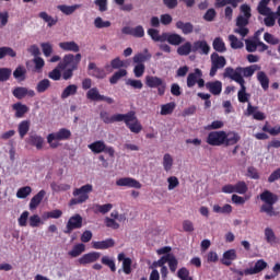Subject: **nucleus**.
<instances>
[{
    "instance_id": "obj_32",
    "label": "nucleus",
    "mask_w": 280,
    "mask_h": 280,
    "mask_svg": "<svg viewBox=\"0 0 280 280\" xmlns=\"http://www.w3.org/2000/svg\"><path fill=\"white\" fill-rule=\"evenodd\" d=\"M59 47L63 51H73L74 54L80 51V46L75 42H61L59 43Z\"/></svg>"
},
{
    "instance_id": "obj_64",
    "label": "nucleus",
    "mask_w": 280,
    "mask_h": 280,
    "mask_svg": "<svg viewBox=\"0 0 280 280\" xmlns=\"http://www.w3.org/2000/svg\"><path fill=\"white\" fill-rule=\"evenodd\" d=\"M264 40L268 43L269 45H279L280 40L279 38L275 37V35L270 33L264 34Z\"/></svg>"
},
{
    "instance_id": "obj_51",
    "label": "nucleus",
    "mask_w": 280,
    "mask_h": 280,
    "mask_svg": "<svg viewBox=\"0 0 280 280\" xmlns=\"http://www.w3.org/2000/svg\"><path fill=\"white\" fill-rule=\"evenodd\" d=\"M44 215L47 220H58V219L62 218V210L55 209L52 211L46 212Z\"/></svg>"
},
{
    "instance_id": "obj_25",
    "label": "nucleus",
    "mask_w": 280,
    "mask_h": 280,
    "mask_svg": "<svg viewBox=\"0 0 280 280\" xmlns=\"http://www.w3.org/2000/svg\"><path fill=\"white\" fill-rule=\"evenodd\" d=\"M28 144L36 148V150H43V147L45 145V138L40 135L33 133L28 137Z\"/></svg>"
},
{
    "instance_id": "obj_58",
    "label": "nucleus",
    "mask_w": 280,
    "mask_h": 280,
    "mask_svg": "<svg viewBox=\"0 0 280 280\" xmlns=\"http://www.w3.org/2000/svg\"><path fill=\"white\" fill-rule=\"evenodd\" d=\"M40 47L46 58H49L54 54V46L50 43H42Z\"/></svg>"
},
{
    "instance_id": "obj_52",
    "label": "nucleus",
    "mask_w": 280,
    "mask_h": 280,
    "mask_svg": "<svg viewBox=\"0 0 280 280\" xmlns=\"http://www.w3.org/2000/svg\"><path fill=\"white\" fill-rule=\"evenodd\" d=\"M32 194V188L30 186H24L21 187L18 191H16V198L20 199H25L27 198V196H30Z\"/></svg>"
},
{
    "instance_id": "obj_7",
    "label": "nucleus",
    "mask_w": 280,
    "mask_h": 280,
    "mask_svg": "<svg viewBox=\"0 0 280 280\" xmlns=\"http://www.w3.org/2000/svg\"><path fill=\"white\" fill-rule=\"evenodd\" d=\"M145 84L149 86V89H158V95H160V97H163V95H165V91L167 90V83H165V81L159 77L147 75Z\"/></svg>"
},
{
    "instance_id": "obj_4",
    "label": "nucleus",
    "mask_w": 280,
    "mask_h": 280,
    "mask_svg": "<svg viewBox=\"0 0 280 280\" xmlns=\"http://www.w3.org/2000/svg\"><path fill=\"white\" fill-rule=\"evenodd\" d=\"M69 139H71V130L61 128L58 131L47 136V143L50 145V148H52V150H55L58 148V145H60L58 141H69Z\"/></svg>"
},
{
    "instance_id": "obj_37",
    "label": "nucleus",
    "mask_w": 280,
    "mask_h": 280,
    "mask_svg": "<svg viewBox=\"0 0 280 280\" xmlns=\"http://www.w3.org/2000/svg\"><path fill=\"white\" fill-rule=\"evenodd\" d=\"M257 80H258L261 89H264L265 91H268V89H270V79L268 78L266 72L259 71L257 73Z\"/></svg>"
},
{
    "instance_id": "obj_3",
    "label": "nucleus",
    "mask_w": 280,
    "mask_h": 280,
    "mask_svg": "<svg viewBox=\"0 0 280 280\" xmlns=\"http://www.w3.org/2000/svg\"><path fill=\"white\" fill-rule=\"evenodd\" d=\"M93 191V185L86 184L80 188H74L72 196L74 198L70 199L69 207H75V205H84L89 200V195Z\"/></svg>"
},
{
    "instance_id": "obj_29",
    "label": "nucleus",
    "mask_w": 280,
    "mask_h": 280,
    "mask_svg": "<svg viewBox=\"0 0 280 280\" xmlns=\"http://www.w3.org/2000/svg\"><path fill=\"white\" fill-rule=\"evenodd\" d=\"M12 108L15 110V117L18 119H22V117H25L26 113H30V107L21 102L14 103Z\"/></svg>"
},
{
    "instance_id": "obj_16",
    "label": "nucleus",
    "mask_w": 280,
    "mask_h": 280,
    "mask_svg": "<svg viewBox=\"0 0 280 280\" xmlns=\"http://www.w3.org/2000/svg\"><path fill=\"white\" fill-rule=\"evenodd\" d=\"M211 46L207 40H197L192 43V54H200L201 56H209Z\"/></svg>"
},
{
    "instance_id": "obj_54",
    "label": "nucleus",
    "mask_w": 280,
    "mask_h": 280,
    "mask_svg": "<svg viewBox=\"0 0 280 280\" xmlns=\"http://www.w3.org/2000/svg\"><path fill=\"white\" fill-rule=\"evenodd\" d=\"M12 77V69L10 68H0V82H8Z\"/></svg>"
},
{
    "instance_id": "obj_24",
    "label": "nucleus",
    "mask_w": 280,
    "mask_h": 280,
    "mask_svg": "<svg viewBox=\"0 0 280 280\" xmlns=\"http://www.w3.org/2000/svg\"><path fill=\"white\" fill-rule=\"evenodd\" d=\"M199 78H202V70L196 68L194 72H190L187 77L186 84L188 89H194V85L197 84Z\"/></svg>"
},
{
    "instance_id": "obj_62",
    "label": "nucleus",
    "mask_w": 280,
    "mask_h": 280,
    "mask_svg": "<svg viewBox=\"0 0 280 280\" xmlns=\"http://www.w3.org/2000/svg\"><path fill=\"white\" fill-rule=\"evenodd\" d=\"M133 73L136 78H142L145 73V65L137 63L133 68Z\"/></svg>"
},
{
    "instance_id": "obj_42",
    "label": "nucleus",
    "mask_w": 280,
    "mask_h": 280,
    "mask_svg": "<svg viewBox=\"0 0 280 280\" xmlns=\"http://www.w3.org/2000/svg\"><path fill=\"white\" fill-rule=\"evenodd\" d=\"M50 88L51 81H49V79H43L37 83L35 89L37 93H45L46 91H49Z\"/></svg>"
},
{
    "instance_id": "obj_12",
    "label": "nucleus",
    "mask_w": 280,
    "mask_h": 280,
    "mask_svg": "<svg viewBox=\"0 0 280 280\" xmlns=\"http://www.w3.org/2000/svg\"><path fill=\"white\" fill-rule=\"evenodd\" d=\"M82 215L80 214H74L72 217H70V219L68 220L67 224H66V229L63 230V233L66 235H71V233H73V231L78 230V229H82Z\"/></svg>"
},
{
    "instance_id": "obj_49",
    "label": "nucleus",
    "mask_w": 280,
    "mask_h": 280,
    "mask_svg": "<svg viewBox=\"0 0 280 280\" xmlns=\"http://www.w3.org/2000/svg\"><path fill=\"white\" fill-rule=\"evenodd\" d=\"M174 165V159L170 153L164 154L163 156V167L165 172H170Z\"/></svg>"
},
{
    "instance_id": "obj_63",
    "label": "nucleus",
    "mask_w": 280,
    "mask_h": 280,
    "mask_svg": "<svg viewBox=\"0 0 280 280\" xmlns=\"http://www.w3.org/2000/svg\"><path fill=\"white\" fill-rule=\"evenodd\" d=\"M177 277L178 279L180 280H194V278H191L189 276V270L185 267L180 268L178 271H177Z\"/></svg>"
},
{
    "instance_id": "obj_22",
    "label": "nucleus",
    "mask_w": 280,
    "mask_h": 280,
    "mask_svg": "<svg viewBox=\"0 0 280 280\" xmlns=\"http://www.w3.org/2000/svg\"><path fill=\"white\" fill-rule=\"evenodd\" d=\"M88 70L92 71L90 72V75H92V78H96L97 80H104V78H106V70H104L103 68H98L95 62H90L88 66Z\"/></svg>"
},
{
    "instance_id": "obj_41",
    "label": "nucleus",
    "mask_w": 280,
    "mask_h": 280,
    "mask_svg": "<svg viewBox=\"0 0 280 280\" xmlns=\"http://www.w3.org/2000/svg\"><path fill=\"white\" fill-rule=\"evenodd\" d=\"M128 75V70L126 69H119L116 71L110 78H109V83L110 84H117L121 78H126Z\"/></svg>"
},
{
    "instance_id": "obj_14",
    "label": "nucleus",
    "mask_w": 280,
    "mask_h": 280,
    "mask_svg": "<svg viewBox=\"0 0 280 280\" xmlns=\"http://www.w3.org/2000/svg\"><path fill=\"white\" fill-rule=\"evenodd\" d=\"M12 95L15 100H25V97H36V92L25 86H16L12 90Z\"/></svg>"
},
{
    "instance_id": "obj_28",
    "label": "nucleus",
    "mask_w": 280,
    "mask_h": 280,
    "mask_svg": "<svg viewBox=\"0 0 280 280\" xmlns=\"http://www.w3.org/2000/svg\"><path fill=\"white\" fill-rule=\"evenodd\" d=\"M242 137L240 133L235 131H229L228 133L225 132V140H224V145H237L240 143Z\"/></svg>"
},
{
    "instance_id": "obj_11",
    "label": "nucleus",
    "mask_w": 280,
    "mask_h": 280,
    "mask_svg": "<svg viewBox=\"0 0 280 280\" xmlns=\"http://www.w3.org/2000/svg\"><path fill=\"white\" fill-rule=\"evenodd\" d=\"M248 191V185L244 180L237 182L235 185L228 184L222 187L223 194H241L244 195Z\"/></svg>"
},
{
    "instance_id": "obj_9",
    "label": "nucleus",
    "mask_w": 280,
    "mask_h": 280,
    "mask_svg": "<svg viewBox=\"0 0 280 280\" xmlns=\"http://www.w3.org/2000/svg\"><path fill=\"white\" fill-rule=\"evenodd\" d=\"M211 69L209 72L210 78H215L219 69L226 67V58L220 56L218 52H212L210 56Z\"/></svg>"
},
{
    "instance_id": "obj_59",
    "label": "nucleus",
    "mask_w": 280,
    "mask_h": 280,
    "mask_svg": "<svg viewBox=\"0 0 280 280\" xmlns=\"http://www.w3.org/2000/svg\"><path fill=\"white\" fill-rule=\"evenodd\" d=\"M242 0H221L215 3V8H224V5H232V8H237V4Z\"/></svg>"
},
{
    "instance_id": "obj_33",
    "label": "nucleus",
    "mask_w": 280,
    "mask_h": 280,
    "mask_svg": "<svg viewBox=\"0 0 280 280\" xmlns=\"http://www.w3.org/2000/svg\"><path fill=\"white\" fill-rule=\"evenodd\" d=\"M178 56H189V54H194V44L191 42H185L177 48Z\"/></svg>"
},
{
    "instance_id": "obj_30",
    "label": "nucleus",
    "mask_w": 280,
    "mask_h": 280,
    "mask_svg": "<svg viewBox=\"0 0 280 280\" xmlns=\"http://www.w3.org/2000/svg\"><path fill=\"white\" fill-rule=\"evenodd\" d=\"M206 89L210 91L212 95H220L222 93V82L221 81H210L206 83Z\"/></svg>"
},
{
    "instance_id": "obj_26",
    "label": "nucleus",
    "mask_w": 280,
    "mask_h": 280,
    "mask_svg": "<svg viewBox=\"0 0 280 280\" xmlns=\"http://www.w3.org/2000/svg\"><path fill=\"white\" fill-rule=\"evenodd\" d=\"M264 235L265 241L267 242V244H270V246H275V244L280 243V238L279 236H277V234H275V230H272V228H266L264 231Z\"/></svg>"
},
{
    "instance_id": "obj_53",
    "label": "nucleus",
    "mask_w": 280,
    "mask_h": 280,
    "mask_svg": "<svg viewBox=\"0 0 280 280\" xmlns=\"http://www.w3.org/2000/svg\"><path fill=\"white\" fill-rule=\"evenodd\" d=\"M167 264L171 272H176V268H178V259H176V256H174V254H168Z\"/></svg>"
},
{
    "instance_id": "obj_50",
    "label": "nucleus",
    "mask_w": 280,
    "mask_h": 280,
    "mask_svg": "<svg viewBox=\"0 0 280 280\" xmlns=\"http://www.w3.org/2000/svg\"><path fill=\"white\" fill-rule=\"evenodd\" d=\"M50 187L52 191H56L57 194L60 191H69L71 189V185L69 184H56V182L50 184Z\"/></svg>"
},
{
    "instance_id": "obj_45",
    "label": "nucleus",
    "mask_w": 280,
    "mask_h": 280,
    "mask_svg": "<svg viewBox=\"0 0 280 280\" xmlns=\"http://www.w3.org/2000/svg\"><path fill=\"white\" fill-rule=\"evenodd\" d=\"M5 56H10V58H16V51H14L12 47H0V60H3Z\"/></svg>"
},
{
    "instance_id": "obj_56",
    "label": "nucleus",
    "mask_w": 280,
    "mask_h": 280,
    "mask_svg": "<svg viewBox=\"0 0 280 280\" xmlns=\"http://www.w3.org/2000/svg\"><path fill=\"white\" fill-rule=\"evenodd\" d=\"M229 40L232 49H242L244 47V44L235 35H229Z\"/></svg>"
},
{
    "instance_id": "obj_47",
    "label": "nucleus",
    "mask_w": 280,
    "mask_h": 280,
    "mask_svg": "<svg viewBox=\"0 0 280 280\" xmlns=\"http://www.w3.org/2000/svg\"><path fill=\"white\" fill-rule=\"evenodd\" d=\"M113 209V203H105V205H95L94 206V213H102L106 215Z\"/></svg>"
},
{
    "instance_id": "obj_55",
    "label": "nucleus",
    "mask_w": 280,
    "mask_h": 280,
    "mask_svg": "<svg viewBox=\"0 0 280 280\" xmlns=\"http://www.w3.org/2000/svg\"><path fill=\"white\" fill-rule=\"evenodd\" d=\"M110 21H104L100 16L94 20V27H96L97 30H104V27H110Z\"/></svg>"
},
{
    "instance_id": "obj_61",
    "label": "nucleus",
    "mask_w": 280,
    "mask_h": 280,
    "mask_svg": "<svg viewBox=\"0 0 280 280\" xmlns=\"http://www.w3.org/2000/svg\"><path fill=\"white\" fill-rule=\"evenodd\" d=\"M33 62L35 65V71L37 73H40V71H43V68L45 67V59H43V57H35L33 59Z\"/></svg>"
},
{
    "instance_id": "obj_34",
    "label": "nucleus",
    "mask_w": 280,
    "mask_h": 280,
    "mask_svg": "<svg viewBox=\"0 0 280 280\" xmlns=\"http://www.w3.org/2000/svg\"><path fill=\"white\" fill-rule=\"evenodd\" d=\"M32 122L30 120H22L18 126V132L21 139H25L27 132H30V127Z\"/></svg>"
},
{
    "instance_id": "obj_1",
    "label": "nucleus",
    "mask_w": 280,
    "mask_h": 280,
    "mask_svg": "<svg viewBox=\"0 0 280 280\" xmlns=\"http://www.w3.org/2000/svg\"><path fill=\"white\" fill-rule=\"evenodd\" d=\"M260 67L258 65H252L248 67H226L223 72V78L229 80H233L236 84H246V80L244 78H253L255 75V71H259Z\"/></svg>"
},
{
    "instance_id": "obj_27",
    "label": "nucleus",
    "mask_w": 280,
    "mask_h": 280,
    "mask_svg": "<svg viewBox=\"0 0 280 280\" xmlns=\"http://www.w3.org/2000/svg\"><path fill=\"white\" fill-rule=\"evenodd\" d=\"M176 30H180L182 34L185 36H188V34H194V24L191 22H183V21H177L175 23Z\"/></svg>"
},
{
    "instance_id": "obj_15",
    "label": "nucleus",
    "mask_w": 280,
    "mask_h": 280,
    "mask_svg": "<svg viewBox=\"0 0 280 280\" xmlns=\"http://www.w3.org/2000/svg\"><path fill=\"white\" fill-rule=\"evenodd\" d=\"M117 187H129L130 189H141V183L132 177H121L116 180Z\"/></svg>"
},
{
    "instance_id": "obj_8",
    "label": "nucleus",
    "mask_w": 280,
    "mask_h": 280,
    "mask_svg": "<svg viewBox=\"0 0 280 280\" xmlns=\"http://www.w3.org/2000/svg\"><path fill=\"white\" fill-rule=\"evenodd\" d=\"M88 148L94 154H102V152H104L105 154H108L110 159H115V148L107 147L102 140L94 141L93 143L89 144Z\"/></svg>"
},
{
    "instance_id": "obj_36",
    "label": "nucleus",
    "mask_w": 280,
    "mask_h": 280,
    "mask_svg": "<svg viewBox=\"0 0 280 280\" xmlns=\"http://www.w3.org/2000/svg\"><path fill=\"white\" fill-rule=\"evenodd\" d=\"M241 89L237 92L238 102L241 104H246L250 100V94L246 93V83H238Z\"/></svg>"
},
{
    "instance_id": "obj_43",
    "label": "nucleus",
    "mask_w": 280,
    "mask_h": 280,
    "mask_svg": "<svg viewBox=\"0 0 280 280\" xmlns=\"http://www.w3.org/2000/svg\"><path fill=\"white\" fill-rule=\"evenodd\" d=\"M84 250H86V246L83 243H79L73 246L72 250H70L68 255H70V257H80Z\"/></svg>"
},
{
    "instance_id": "obj_46",
    "label": "nucleus",
    "mask_w": 280,
    "mask_h": 280,
    "mask_svg": "<svg viewBox=\"0 0 280 280\" xmlns=\"http://www.w3.org/2000/svg\"><path fill=\"white\" fill-rule=\"evenodd\" d=\"M26 73L27 70L25 69V67L19 66L13 71V78H15V80H19L20 82H24Z\"/></svg>"
},
{
    "instance_id": "obj_17",
    "label": "nucleus",
    "mask_w": 280,
    "mask_h": 280,
    "mask_svg": "<svg viewBox=\"0 0 280 280\" xmlns=\"http://www.w3.org/2000/svg\"><path fill=\"white\" fill-rule=\"evenodd\" d=\"M100 257H102V253L100 252H90L84 254L81 258H79L80 266H86L88 264H95L98 261Z\"/></svg>"
},
{
    "instance_id": "obj_6",
    "label": "nucleus",
    "mask_w": 280,
    "mask_h": 280,
    "mask_svg": "<svg viewBox=\"0 0 280 280\" xmlns=\"http://www.w3.org/2000/svg\"><path fill=\"white\" fill-rule=\"evenodd\" d=\"M80 62H82V54H68L63 56L62 60L58 63V69H72L74 71H78Z\"/></svg>"
},
{
    "instance_id": "obj_20",
    "label": "nucleus",
    "mask_w": 280,
    "mask_h": 280,
    "mask_svg": "<svg viewBox=\"0 0 280 280\" xmlns=\"http://www.w3.org/2000/svg\"><path fill=\"white\" fill-rule=\"evenodd\" d=\"M45 196H47V191L45 189L39 190L30 201V211H36L38 209L40 202L45 199Z\"/></svg>"
},
{
    "instance_id": "obj_35",
    "label": "nucleus",
    "mask_w": 280,
    "mask_h": 280,
    "mask_svg": "<svg viewBox=\"0 0 280 280\" xmlns=\"http://www.w3.org/2000/svg\"><path fill=\"white\" fill-rule=\"evenodd\" d=\"M212 47L218 54H224L226 51V44L222 37H215L212 42Z\"/></svg>"
},
{
    "instance_id": "obj_2",
    "label": "nucleus",
    "mask_w": 280,
    "mask_h": 280,
    "mask_svg": "<svg viewBox=\"0 0 280 280\" xmlns=\"http://www.w3.org/2000/svg\"><path fill=\"white\" fill-rule=\"evenodd\" d=\"M260 200L265 202L260 207V213H267L269 218L278 215L277 211H275V205H277L279 197L276 194L270 190H265L260 194Z\"/></svg>"
},
{
    "instance_id": "obj_60",
    "label": "nucleus",
    "mask_w": 280,
    "mask_h": 280,
    "mask_svg": "<svg viewBox=\"0 0 280 280\" xmlns=\"http://www.w3.org/2000/svg\"><path fill=\"white\" fill-rule=\"evenodd\" d=\"M264 23L267 27H275V23L277 21V18L275 16V12H271L267 15H265Z\"/></svg>"
},
{
    "instance_id": "obj_44",
    "label": "nucleus",
    "mask_w": 280,
    "mask_h": 280,
    "mask_svg": "<svg viewBox=\"0 0 280 280\" xmlns=\"http://www.w3.org/2000/svg\"><path fill=\"white\" fill-rule=\"evenodd\" d=\"M101 264H103V266H107L110 272H117V266L115 265V260L110 258V256H103L101 259Z\"/></svg>"
},
{
    "instance_id": "obj_13",
    "label": "nucleus",
    "mask_w": 280,
    "mask_h": 280,
    "mask_svg": "<svg viewBox=\"0 0 280 280\" xmlns=\"http://www.w3.org/2000/svg\"><path fill=\"white\" fill-rule=\"evenodd\" d=\"M86 100H90L91 102H106L107 104L115 103V100L112 97L100 94V90L97 88H92L86 92Z\"/></svg>"
},
{
    "instance_id": "obj_31",
    "label": "nucleus",
    "mask_w": 280,
    "mask_h": 280,
    "mask_svg": "<svg viewBox=\"0 0 280 280\" xmlns=\"http://www.w3.org/2000/svg\"><path fill=\"white\" fill-rule=\"evenodd\" d=\"M82 8V4H73V5H67V4H59L57 9L62 12V14H66V16H71L75 10H80Z\"/></svg>"
},
{
    "instance_id": "obj_39",
    "label": "nucleus",
    "mask_w": 280,
    "mask_h": 280,
    "mask_svg": "<svg viewBox=\"0 0 280 280\" xmlns=\"http://www.w3.org/2000/svg\"><path fill=\"white\" fill-rule=\"evenodd\" d=\"M72 95H78V86L75 84H70L63 89L61 92V100H67Z\"/></svg>"
},
{
    "instance_id": "obj_18",
    "label": "nucleus",
    "mask_w": 280,
    "mask_h": 280,
    "mask_svg": "<svg viewBox=\"0 0 280 280\" xmlns=\"http://www.w3.org/2000/svg\"><path fill=\"white\" fill-rule=\"evenodd\" d=\"M100 118L102 119V121L104 124H117V122L121 121V119L124 118V114H115V115L110 116V114H108V112L102 110L100 113Z\"/></svg>"
},
{
    "instance_id": "obj_5",
    "label": "nucleus",
    "mask_w": 280,
    "mask_h": 280,
    "mask_svg": "<svg viewBox=\"0 0 280 280\" xmlns=\"http://www.w3.org/2000/svg\"><path fill=\"white\" fill-rule=\"evenodd\" d=\"M121 121L125 122L127 128L130 132H133V135H139V132L143 130V126L139 121V118H137V114L132 110L127 114H122Z\"/></svg>"
},
{
    "instance_id": "obj_40",
    "label": "nucleus",
    "mask_w": 280,
    "mask_h": 280,
    "mask_svg": "<svg viewBox=\"0 0 280 280\" xmlns=\"http://www.w3.org/2000/svg\"><path fill=\"white\" fill-rule=\"evenodd\" d=\"M183 43H185V37L180 36L178 33H168V45L178 47V45H183Z\"/></svg>"
},
{
    "instance_id": "obj_48",
    "label": "nucleus",
    "mask_w": 280,
    "mask_h": 280,
    "mask_svg": "<svg viewBox=\"0 0 280 280\" xmlns=\"http://www.w3.org/2000/svg\"><path fill=\"white\" fill-rule=\"evenodd\" d=\"M176 108V103L171 102L161 106L160 115H172Z\"/></svg>"
},
{
    "instance_id": "obj_10",
    "label": "nucleus",
    "mask_w": 280,
    "mask_h": 280,
    "mask_svg": "<svg viewBox=\"0 0 280 280\" xmlns=\"http://www.w3.org/2000/svg\"><path fill=\"white\" fill-rule=\"evenodd\" d=\"M226 141V131H211L208 133L206 142L208 145L220 147Z\"/></svg>"
},
{
    "instance_id": "obj_57",
    "label": "nucleus",
    "mask_w": 280,
    "mask_h": 280,
    "mask_svg": "<svg viewBox=\"0 0 280 280\" xmlns=\"http://www.w3.org/2000/svg\"><path fill=\"white\" fill-rule=\"evenodd\" d=\"M258 42H259V39H257V40L246 39L245 40L246 49L249 54L257 51Z\"/></svg>"
},
{
    "instance_id": "obj_38",
    "label": "nucleus",
    "mask_w": 280,
    "mask_h": 280,
    "mask_svg": "<svg viewBox=\"0 0 280 280\" xmlns=\"http://www.w3.org/2000/svg\"><path fill=\"white\" fill-rule=\"evenodd\" d=\"M38 16L42 19V21H44V23H47L48 27H54V25H57L58 23V18L48 15L45 11L39 12Z\"/></svg>"
},
{
    "instance_id": "obj_19",
    "label": "nucleus",
    "mask_w": 280,
    "mask_h": 280,
    "mask_svg": "<svg viewBox=\"0 0 280 280\" xmlns=\"http://www.w3.org/2000/svg\"><path fill=\"white\" fill-rule=\"evenodd\" d=\"M268 268V262L264 259H259L255 262L254 267L245 269V276L248 277V275H259L262 270H266Z\"/></svg>"
},
{
    "instance_id": "obj_23",
    "label": "nucleus",
    "mask_w": 280,
    "mask_h": 280,
    "mask_svg": "<svg viewBox=\"0 0 280 280\" xmlns=\"http://www.w3.org/2000/svg\"><path fill=\"white\" fill-rule=\"evenodd\" d=\"M237 259V252L235 249H228L223 253L221 264L223 266H232L233 261Z\"/></svg>"
},
{
    "instance_id": "obj_21",
    "label": "nucleus",
    "mask_w": 280,
    "mask_h": 280,
    "mask_svg": "<svg viewBox=\"0 0 280 280\" xmlns=\"http://www.w3.org/2000/svg\"><path fill=\"white\" fill-rule=\"evenodd\" d=\"M115 246V240L106 238L105 241H93L92 248L95 250H106L108 248H113Z\"/></svg>"
}]
</instances>
